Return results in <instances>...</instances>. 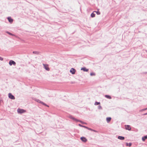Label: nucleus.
<instances>
[{
    "label": "nucleus",
    "instance_id": "nucleus-11",
    "mask_svg": "<svg viewBox=\"0 0 147 147\" xmlns=\"http://www.w3.org/2000/svg\"><path fill=\"white\" fill-rule=\"evenodd\" d=\"M118 139H119V140H124V139H125V137H123V136H119L118 137V138H117Z\"/></svg>",
    "mask_w": 147,
    "mask_h": 147
},
{
    "label": "nucleus",
    "instance_id": "nucleus-31",
    "mask_svg": "<svg viewBox=\"0 0 147 147\" xmlns=\"http://www.w3.org/2000/svg\"><path fill=\"white\" fill-rule=\"evenodd\" d=\"M71 84H73V83H73V82H71Z\"/></svg>",
    "mask_w": 147,
    "mask_h": 147
},
{
    "label": "nucleus",
    "instance_id": "nucleus-1",
    "mask_svg": "<svg viewBox=\"0 0 147 147\" xmlns=\"http://www.w3.org/2000/svg\"><path fill=\"white\" fill-rule=\"evenodd\" d=\"M69 118L73 120L74 121H75L77 122H79L82 123V124H86V123L80 120H78L74 117H73L72 115H70L69 116Z\"/></svg>",
    "mask_w": 147,
    "mask_h": 147
},
{
    "label": "nucleus",
    "instance_id": "nucleus-4",
    "mask_svg": "<svg viewBox=\"0 0 147 147\" xmlns=\"http://www.w3.org/2000/svg\"><path fill=\"white\" fill-rule=\"evenodd\" d=\"M9 64L10 66H11L13 65H16V63L14 61L11 60L9 62Z\"/></svg>",
    "mask_w": 147,
    "mask_h": 147
},
{
    "label": "nucleus",
    "instance_id": "nucleus-10",
    "mask_svg": "<svg viewBox=\"0 0 147 147\" xmlns=\"http://www.w3.org/2000/svg\"><path fill=\"white\" fill-rule=\"evenodd\" d=\"M81 70H83L84 71H86V72L88 71L89 70V69H86V68L85 67H82L81 68Z\"/></svg>",
    "mask_w": 147,
    "mask_h": 147
},
{
    "label": "nucleus",
    "instance_id": "nucleus-19",
    "mask_svg": "<svg viewBox=\"0 0 147 147\" xmlns=\"http://www.w3.org/2000/svg\"><path fill=\"white\" fill-rule=\"evenodd\" d=\"M95 14L93 12L91 14V17L92 18H94L95 17Z\"/></svg>",
    "mask_w": 147,
    "mask_h": 147
},
{
    "label": "nucleus",
    "instance_id": "nucleus-6",
    "mask_svg": "<svg viewBox=\"0 0 147 147\" xmlns=\"http://www.w3.org/2000/svg\"><path fill=\"white\" fill-rule=\"evenodd\" d=\"M125 129L126 130H127L129 131H131V128L130 125H125Z\"/></svg>",
    "mask_w": 147,
    "mask_h": 147
},
{
    "label": "nucleus",
    "instance_id": "nucleus-30",
    "mask_svg": "<svg viewBox=\"0 0 147 147\" xmlns=\"http://www.w3.org/2000/svg\"><path fill=\"white\" fill-rule=\"evenodd\" d=\"M144 115H147V113H144V114H143Z\"/></svg>",
    "mask_w": 147,
    "mask_h": 147
},
{
    "label": "nucleus",
    "instance_id": "nucleus-5",
    "mask_svg": "<svg viewBox=\"0 0 147 147\" xmlns=\"http://www.w3.org/2000/svg\"><path fill=\"white\" fill-rule=\"evenodd\" d=\"M76 71V70L73 68H72L70 70V72L73 75L75 74Z\"/></svg>",
    "mask_w": 147,
    "mask_h": 147
},
{
    "label": "nucleus",
    "instance_id": "nucleus-29",
    "mask_svg": "<svg viewBox=\"0 0 147 147\" xmlns=\"http://www.w3.org/2000/svg\"><path fill=\"white\" fill-rule=\"evenodd\" d=\"M0 60H1V61L3 60V58L1 57H0Z\"/></svg>",
    "mask_w": 147,
    "mask_h": 147
},
{
    "label": "nucleus",
    "instance_id": "nucleus-12",
    "mask_svg": "<svg viewBox=\"0 0 147 147\" xmlns=\"http://www.w3.org/2000/svg\"><path fill=\"white\" fill-rule=\"evenodd\" d=\"M111 117H108L106 118V121L107 123H109L111 121Z\"/></svg>",
    "mask_w": 147,
    "mask_h": 147
},
{
    "label": "nucleus",
    "instance_id": "nucleus-18",
    "mask_svg": "<svg viewBox=\"0 0 147 147\" xmlns=\"http://www.w3.org/2000/svg\"><path fill=\"white\" fill-rule=\"evenodd\" d=\"M78 125L81 127H84L85 128H86H86H87V126H84V125H81V124H78Z\"/></svg>",
    "mask_w": 147,
    "mask_h": 147
},
{
    "label": "nucleus",
    "instance_id": "nucleus-32",
    "mask_svg": "<svg viewBox=\"0 0 147 147\" xmlns=\"http://www.w3.org/2000/svg\"><path fill=\"white\" fill-rule=\"evenodd\" d=\"M146 51V52H147V50Z\"/></svg>",
    "mask_w": 147,
    "mask_h": 147
},
{
    "label": "nucleus",
    "instance_id": "nucleus-20",
    "mask_svg": "<svg viewBox=\"0 0 147 147\" xmlns=\"http://www.w3.org/2000/svg\"><path fill=\"white\" fill-rule=\"evenodd\" d=\"M33 53L36 55H38L39 54V52L38 51H34L33 52Z\"/></svg>",
    "mask_w": 147,
    "mask_h": 147
},
{
    "label": "nucleus",
    "instance_id": "nucleus-9",
    "mask_svg": "<svg viewBox=\"0 0 147 147\" xmlns=\"http://www.w3.org/2000/svg\"><path fill=\"white\" fill-rule=\"evenodd\" d=\"M7 19L9 21V22L11 23L13 22V20L10 17H8Z\"/></svg>",
    "mask_w": 147,
    "mask_h": 147
},
{
    "label": "nucleus",
    "instance_id": "nucleus-2",
    "mask_svg": "<svg viewBox=\"0 0 147 147\" xmlns=\"http://www.w3.org/2000/svg\"><path fill=\"white\" fill-rule=\"evenodd\" d=\"M26 111L23 109H18L17 110V112L18 113H23L25 112Z\"/></svg>",
    "mask_w": 147,
    "mask_h": 147
},
{
    "label": "nucleus",
    "instance_id": "nucleus-24",
    "mask_svg": "<svg viewBox=\"0 0 147 147\" xmlns=\"http://www.w3.org/2000/svg\"><path fill=\"white\" fill-rule=\"evenodd\" d=\"M41 104H42V105H45V106H46L47 107H49V106L47 105V104H46L45 103L43 102H42Z\"/></svg>",
    "mask_w": 147,
    "mask_h": 147
},
{
    "label": "nucleus",
    "instance_id": "nucleus-21",
    "mask_svg": "<svg viewBox=\"0 0 147 147\" xmlns=\"http://www.w3.org/2000/svg\"><path fill=\"white\" fill-rule=\"evenodd\" d=\"M100 104V102H96L94 103V105H99Z\"/></svg>",
    "mask_w": 147,
    "mask_h": 147
},
{
    "label": "nucleus",
    "instance_id": "nucleus-17",
    "mask_svg": "<svg viewBox=\"0 0 147 147\" xmlns=\"http://www.w3.org/2000/svg\"><path fill=\"white\" fill-rule=\"evenodd\" d=\"M6 33H7V34H9L10 35H11V36H15V35L13 34L8 31H7L6 32Z\"/></svg>",
    "mask_w": 147,
    "mask_h": 147
},
{
    "label": "nucleus",
    "instance_id": "nucleus-14",
    "mask_svg": "<svg viewBox=\"0 0 147 147\" xmlns=\"http://www.w3.org/2000/svg\"><path fill=\"white\" fill-rule=\"evenodd\" d=\"M126 146H128L129 147H130L131 146V145L132 144V143L131 142H130L129 143H126Z\"/></svg>",
    "mask_w": 147,
    "mask_h": 147
},
{
    "label": "nucleus",
    "instance_id": "nucleus-16",
    "mask_svg": "<svg viewBox=\"0 0 147 147\" xmlns=\"http://www.w3.org/2000/svg\"><path fill=\"white\" fill-rule=\"evenodd\" d=\"M96 12V13L98 15H99L100 14V11H99L98 9V11H94L93 12Z\"/></svg>",
    "mask_w": 147,
    "mask_h": 147
},
{
    "label": "nucleus",
    "instance_id": "nucleus-8",
    "mask_svg": "<svg viewBox=\"0 0 147 147\" xmlns=\"http://www.w3.org/2000/svg\"><path fill=\"white\" fill-rule=\"evenodd\" d=\"M43 65L44 66L45 69L47 71H49L50 70L49 68L48 67V65L43 64Z\"/></svg>",
    "mask_w": 147,
    "mask_h": 147
},
{
    "label": "nucleus",
    "instance_id": "nucleus-13",
    "mask_svg": "<svg viewBox=\"0 0 147 147\" xmlns=\"http://www.w3.org/2000/svg\"><path fill=\"white\" fill-rule=\"evenodd\" d=\"M147 139V135L145 136L142 138V140L143 141H145Z\"/></svg>",
    "mask_w": 147,
    "mask_h": 147
},
{
    "label": "nucleus",
    "instance_id": "nucleus-15",
    "mask_svg": "<svg viewBox=\"0 0 147 147\" xmlns=\"http://www.w3.org/2000/svg\"><path fill=\"white\" fill-rule=\"evenodd\" d=\"M105 97L108 99H111V96L109 95H105Z\"/></svg>",
    "mask_w": 147,
    "mask_h": 147
},
{
    "label": "nucleus",
    "instance_id": "nucleus-26",
    "mask_svg": "<svg viewBox=\"0 0 147 147\" xmlns=\"http://www.w3.org/2000/svg\"><path fill=\"white\" fill-rule=\"evenodd\" d=\"M98 109H102V107L99 105V106H98Z\"/></svg>",
    "mask_w": 147,
    "mask_h": 147
},
{
    "label": "nucleus",
    "instance_id": "nucleus-7",
    "mask_svg": "<svg viewBox=\"0 0 147 147\" xmlns=\"http://www.w3.org/2000/svg\"><path fill=\"white\" fill-rule=\"evenodd\" d=\"M80 139L82 142H86L87 141V140L86 138L84 137H81Z\"/></svg>",
    "mask_w": 147,
    "mask_h": 147
},
{
    "label": "nucleus",
    "instance_id": "nucleus-27",
    "mask_svg": "<svg viewBox=\"0 0 147 147\" xmlns=\"http://www.w3.org/2000/svg\"><path fill=\"white\" fill-rule=\"evenodd\" d=\"M86 129H87L88 130H91V131H92V130H93L92 129H91V128H89V127H87V128H86Z\"/></svg>",
    "mask_w": 147,
    "mask_h": 147
},
{
    "label": "nucleus",
    "instance_id": "nucleus-28",
    "mask_svg": "<svg viewBox=\"0 0 147 147\" xmlns=\"http://www.w3.org/2000/svg\"><path fill=\"white\" fill-rule=\"evenodd\" d=\"M92 131H94L95 132H96V133H98V131H97L96 130H94V129H93Z\"/></svg>",
    "mask_w": 147,
    "mask_h": 147
},
{
    "label": "nucleus",
    "instance_id": "nucleus-3",
    "mask_svg": "<svg viewBox=\"0 0 147 147\" xmlns=\"http://www.w3.org/2000/svg\"><path fill=\"white\" fill-rule=\"evenodd\" d=\"M8 97L10 99L13 100H14L15 99V97L11 93H9L8 94Z\"/></svg>",
    "mask_w": 147,
    "mask_h": 147
},
{
    "label": "nucleus",
    "instance_id": "nucleus-23",
    "mask_svg": "<svg viewBox=\"0 0 147 147\" xmlns=\"http://www.w3.org/2000/svg\"><path fill=\"white\" fill-rule=\"evenodd\" d=\"M35 100L36 102H39V103H41L42 102V101H40V100H39L38 99H36Z\"/></svg>",
    "mask_w": 147,
    "mask_h": 147
},
{
    "label": "nucleus",
    "instance_id": "nucleus-22",
    "mask_svg": "<svg viewBox=\"0 0 147 147\" xmlns=\"http://www.w3.org/2000/svg\"><path fill=\"white\" fill-rule=\"evenodd\" d=\"M90 75L91 76H95V74L94 72H92L90 73Z\"/></svg>",
    "mask_w": 147,
    "mask_h": 147
},
{
    "label": "nucleus",
    "instance_id": "nucleus-25",
    "mask_svg": "<svg viewBox=\"0 0 147 147\" xmlns=\"http://www.w3.org/2000/svg\"><path fill=\"white\" fill-rule=\"evenodd\" d=\"M147 110V108H144V109H141L140 110V112H142V111H145V110Z\"/></svg>",
    "mask_w": 147,
    "mask_h": 147
}]
</instances>
